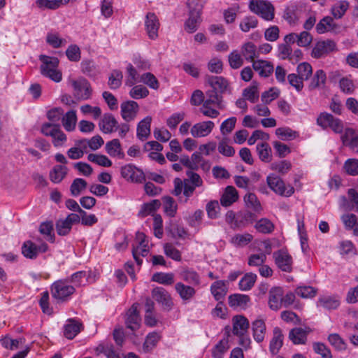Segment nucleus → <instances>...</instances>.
<instances>
[{
    "instance_id": "1",
    "label": "nucleus",
    "mask_w": 358,
    "mask_h": 358,
    "mask_svg": "<svg viewBox=\"0 0 358 358\" xmlns=\"http://www.w3.org/2000/svg\"><path fill=\"white\" fill-rule=\"evenodd\" d=\"M256 218V214L248 210L238 211L237 213L228 210L225 215L226 222L234 230L247 227L253 223Z\"/></svg>"
},
{
    "instance_id": "2",
    "label": "nucleus",
    "mask_w": 358,
    "mask_h": 358,
    "mask_svg": "<svg viewBox=\"0 0 358 358\" xmlns=\"http://www.w3.org/2000/svg\"><path fill=\"white\" fill-rule=\"evenodd\" d=\"M39 59L42 62L40 67L41 74L56 83L60 82L62 76L57 69L59 59L57 57L46 55H41Z\"/></svg>"
},
{
    "instance_id": "3",
    "label": "nucleus",
    "mask_w": 358,
    "mask_h": 358,
    "mask_svg": "<svg viewBox=\"0 0 358 358\" xmlns=\"http://www.w3.org/2000/svg\"><path fill=\"white\" fill-rule=\"evenodd\" d=\"M187 5L189 8V15L185 23V29L189 33H193L196 31L201 22L200 15L202 5L196 0H188Z\"/></svg>"
},
{
    "instance_id": "4",
    "label": "nucleus",
    "mask_w": 358,
    "mask_h": 358,
    "mask_svg": "<svg viewBox=\"0 0 358 358\" xmlns=\"http://www.w3.org/2000/svg\"><path fill=\"white\" fill-rule=\"evenodd\" d=\"M41 131L43 135L52 138V144L56 148L63 146L67 140L66 134L57 124L44 123L41 126Z\"/></svg>"
},
{
    "instance_id": "5",
    "label": "nucleus",
    "mask_w": 358,
    "mask_h": 358,
    "mask_svg": "<svg viewBox=\"0 0 358 358\" xmlns=\"http://www.w3.org/2000/svg\"><path fill=\"white\" fill-rule=\"evenodd\" d=\"M249 8L252 13L266 21H271L274 18V6L268 1L252 0L250 2Z\"/></svg>"
},
{
    "instance_id": "6",
    "label": "nucleus",
    "mask_w": 358,
    "mask_h": 358,
    "mask_svg": "<svg viewBox=\"0 0 358 358\" xmlns=\"http://www.w3.org/2000/svg\"><path fill=\"white\" fill-rule=\"evenodd\" d=\"M266 182L271 190L276 194L289 197L294 192V189L291 185H286L279 176L270 174L266 178Z\"/></svg>"
},
{
    "instance_id": "7",
    "label": "nucleus",
    "mask_w": 358,
    "mask_h": 358,
    "mask_svg": "<svg viewBox=\"0 0 358 358\" xmlns=\"http://www.w3.org/2000/svg\"><path fill=\"white\" fill-rule=\"evenodd\" d=\"M73 89V96L77 100H87L91 98L92 89L89 81L80 77L77 80H71Z\"/></svg>"
},
{
    "instance_id": "8",
    "label": "nucleus",
    "mask_w": 358,
    "mask_h": 358,
    "mask_svg": "<svg viewBox=\"0 0 358 358\" xmlns=\"http://www.w3.org/2000/svg\"><path fill=\"white\" fill-rule=\"evenodd\" d=\"M148 243L149 241L143 233L139 231L136 233L132 255L138 265L142 264V259L140 257H146L149 253Z\"/></svg>"
},
{
    "instance_id": "9",
    "label": "nucleus",
    "mask_w": 358,
    "mask_h": 358,
    "mask_svg": "<svg viewBox=\"0 0 358 358\" xmlns=\"http://www.w3.org/2000/svg\"><path fill=\"white\" fill-rule=\"evenodd\" d=\"M74 292L75 288L62 280L55 282L51 286L52 297L59 301H66Z\"/></svg>"
},
{
    "instance_id": "10",
    "label": "nucleus",
    "mask_w": 358,
    "mask_h": 358,
    "mask_svg": "<svg viewBox=\"0 0 358 358\" xmlns=\"http://www.w3.org/2000/svg\"><path fill=\"white\" fill-rule=\"evenodd\" d=\"M121 176L127 180L137 183H141L145 180L143 171L130 164L121 168Z\"/></svg>"
},
{
    "instance_id": "11",
    "label": "nucleus",
    "mask_w": 358,
    "mask_h": 358,
    "mask_svg": "<svg viewBox=\"0 0 358 358\" xmlns=\"http://www.w3.org/2000/svg\"><path fill=\"white\" fill-rule=\"evenodd\" d=\"M160 23L158 17L154 13H148L145 19V27L150 39L155 40L158 38V30Z\"/></svg>"
},
{
    "instance_id": "12",
    "label": "nucleus",
    "mask_w": 358,
    "mask_h": 358,
    "mask_svg": "<svg viewBox=\"0 0 358 358\" xmlns=\"http://www.w3.org/2000/svg\"><path fill=\"white\" fill-rule=\"evenodd\" d=\"M336 43L332 40L317 42L313 48L311 55L314 58L322 57L336 50Z\"/></svg>"
},
{
    "instance_id": "13",
    "label": "nucleus",
    "mask_w": 358,
    "mask_h": 358,
    "mask_svg": "<svg viewBox=\"0 0 358 358\" xmlns=\"http://www.w3.org/2000/svg\"><path fill=\"white\" fill-rule=\"evenodd\" d=\"M275 262L278 267L285 272H291L292 269V258L285 250H278L273 253Z\"/></svg>"
},
{
    "instance_id": "14",
    "label": "nucleus",
    "mask_w": 358,
    "mask_h": 358,
    "mask_svg": "<svg viewBox=\"0 0 358 358\" xmlns=\"http://www.w3.org/2000/svg\"><path fill=\"white\" fill-rule=\"evenodd\" d=\"M152 296L166 309L170 310L173 305L171 295L163 287L154 288L152 290Z\"/></svg>"
},
{
    "instance_id": "15",
    "label": "nucleus",
    "mask_w": 358,
    "mask_h": 358,
    "mask_svg": "<svg viewBox=\"0 0 358 358\" xmlns=\"http://www.w3.org/2000/svg\"><path fill=\"white\" fill-rule=\"evenodd\" d=\"M341 140L345 146L350 148L355 152H358V134L351 128H345L341 136Z\"/></svg>"
},
{
    "instance_id": "16",
    "label": "nucleus",
    "mask_w": 358,
    "mask_h": 358,
    "mask_svg": "<svg viewBox=\"0 0 358 358\" xmlns=\"http://www.w3.org/2000/svg\"><path fill=\"white\" fill-rule=\"evenodd\" d=\"M214 126L215 124L212 121L199 122L193 125L190 132L194 138L205 137L211 133Z\"/></svg>"
},
{
    "instance_id": "17",
    "label": "nucleus",
    "mask_w": 358,
    "mask_h": 358,
    "mask_svg": "<svg viewBox=\"0 0 358 358\" xmlns=\"http://www.w3.org/2000/svg\"><path fill=\"white\" fill-rule=\"evenodd\" d=\"M232 332L237 336H245L250 324L248 320L243 315H235L232 318Z\"/></svg>"
},
{
    "instance_id": "18",
    "label": "nucleus",
    "mask_w": 358,
    "mask_h": 358,
    "mask_svg": "<svg viewBox=\"0 0 358 358\" xmlns=\"http://www.w3.org/2000/svg\"><path fill=\"white\" fill-rule=\"evenodd\" d=\"M268 306L273 310L282 308V288L275 287L268 292Z\"/></svg>"
},
{
    "instance_id": "19",
    "label": "nucleus",
    "mask_w": 358,
    "mask_h": 358,
    "mask_svg": "<svg viewBox=\"0 0 358 358\" xmlns=\"http://www.w3.org/2000/svg\"><path fill=\"white\" fill-rule=\"evenodd\" d=\"M127 327L132 331L137 330L141 324V317L138 312V304H133L126 314Z\"/></svg>"
},
{
    "instance_id": "20",
    "label": "nucleus",
    "mask_w": 358,
    "mask_h": 358,
    "mask_svg": "<svg viewBox=\"0 0 358 358\" xmlns=\"http://www.w3.org/2000/svg\"><path fill=\"white\" fill-rule=\"evenodd\" d=\"M138 103L134 101H127L122 103L121 115L122 118L127 122L133 120L138 113Z\"/></svg>"
},
{
    "instance_id": "21",
    "label": "nucleus",
    "mask_w": 358,
    "mask_h": 358,
    "mask_svg": "<svg viewBox=\"0 0 358 358\" xmlns=\"http://www.w3.org/2000/svg\"><path fill=\"white\" fill-rule=\"evenodd\" d=\"M48 250L46 244H42L41 246H36L31 241H26L22 247V253L23 255L29 259H34L37 257L39 252H45Z\"/></svg>"
},
{
    "instance_id": "22",
    "label": "nucleus",
    "mask_w": 358,
    "mask_h": 358,
    "mask_svg": "<svg viewBox=\"0 0 358 358\" xmlns=\"http://www.w3.org/2000/svg\"><path fill=\"white\" fill-rule=\"evenodd\" d=\"M310 331V327H296L290 330L289 338L295 345L305 344L307 340V335Z\"/></svg>"
},
{
    "instance_id": "23",
    "label": "nucleus",
    "mask_w": 358,
    "mask_h": 358,
    "mask_svg": "<svg viewBox=\"0 0 358 358\" xmlns=\"http://www.w3.org/2000/svg\"><path fill=\"white\" fill-rule=\"evenodd\" d=\"M175 289L184 302L190 301L196 294V289L193 287L181 282L176 283Z\"/></svg>"
},
{
    "instance_id": "24",
    "label": "nucleus",
    "mask_w": 358,
    "mask_h": 358,
    "mask_svg": "<svg viewBox=\"0 0 358 358\" xmlns=\"http://www.w3.org/2000/svg\"><path fill=\"white\" fill-rule=\"evenodd\" d=\"M284 336L280 327L273 330V337L270 341L269 350L273 355H277L283 345Z\"/></svg>"
},
{
    "instance_id": "25",
    "label": "nucleus",
    "mask_w": 358,
    "mask_h": 358,
    "mask_svg": "<svg viewBox=\"0 0 358 358\" xmlns=\"http://www.w3.org/2000/svg\"><path fill=\"white\" fill-rule=\"evenodd\" d=\"M340 304V299L336 296H321L317 301V307H322L329 310L337 309Z\"/></svg>"
},
{
    "instance_id": "26",
    "label": "nucleus",
    "mask_w": 358,
    "mask_h": 358,
    "mask_svg": "<svg viewBox=\"0 0 358 358\" xmlns=\"http://www.w3.org/2000/svg\"><path fill=\"white\" fill-rule=\"evenodd\" d=\"M100 129L105 134H110L117 129V122L111 114H104L99 122Z\"/></svg>"
},
{
    "instance_id": "27",
    "label": "nucleus",
    "mask_w": 358,
    "mask_h": 358,
    "mask_svg": "<svg viewBox=\"0 0 358 358\" xmlns=\"http://www.w3.org/2000/svg\"><path fill=\"white\" fill-rule=\"evenodd\" d=\"M238 199V194L233 186H227L220 198V204L224 207H229Z\"/></svg>"
},
{
    "instance_id": "28",
    "label": "nucleus",
    "mask_w": 358,
    "mask_h": 358,
    "mask_svg": "<svg viewBox=\"0 0 358 358\" xmlns=\"http://www.w3.org/2000/svg\"><path fill=\"white\" fill-rule=\"evenodd\" d=\"M227 291V283L224 280H217L210 286V292L214 299L217 301L224 299Z\"/></svg>"
},
{
    "instance_id": "29",
    "label": "nucleus",
    "mask_w": 358,
    "mask_h": 358,
    "mask_svg": "<svg viewBox=\"0 0 358 358\" xmlns=\"http://www.w3.org/2000/svg\"><path fill=\"white\" fill-rule=\"evenodd\" d=\"M83 324L74 319H69L64 327V335L68 339H73L82 329Z\"/></svg>"
},
{
    "instance_id": "30",
    "label": "nucleus",
    "mask_w": 358,
    "mask_h": 358,
    "mask_svg": "<svg viewBox=\"0 0 358 358\" xmlns=\"http://www.w3.org/2000/svg\"><path fill=\"white\" fill-rule=\"evenodd\" d=\"M252 331L254 339L261 343L265 338L266 327L265 322L262 319H257L252 322Z\"/></svg>"
},
{
    "instance_id": "31",
    "label": "nucleus",
    "mask_w": 358,
    "mask_h": 358,
    "mask_svg": "<svg viewBox=\"0 0 358 358\" xmlns=\"http://www.w3.org/2000/svg\"><path fill=\"white\" fill-rule=\"evenodd\" d=\"M252 68L262 77H268L273 72V64L266 60L253 61Z\"/></svg>"
},
{
    "instance_id": "32",
    "label": "nucleus",
    "mask_w": 358,
    "mask_h": 358,
    "mask_svg": "<svg viewBox=\"0 0 358 358\" xmlns=\"http://www.w3.org/2000/svg\"><path fill=\"white\" fill-rule=\"evenodd\" d=\"M315 28L318 34H324L328 31H336L339 27L331 17L326 16L317 24Z\"/></svg>"
},
{
    "instance_id": "33",
    "label": "nucleus",
    "mask_w": 358,
    "mask_h": 358,
    "mask_svg": "<svg viewBox=\"0 0 358 358\" xmlns=\"http://www.w3.org/2000/svg\"><path fill=\"white\" fill-rule=\"evenodd\" d=\"M68 168L64 165H55L49 173L51 182L57 184L61 182L68 173Z\"/></svg>"
},
{
    "instance_id": "34",
    "label": "nucleus",
    "mask_w": 358,
    "mask_h": 358,
    "mask_svg": "<svg viewBox=\"0 0 358 358\" xmlns=\"http://www.w3.org/2000/svg\"><path fill=\"white\" fill-rule=\"evenodd\" d=\"M207 83L217 92H224L228 86L227 80L221 76H206Z\"/></svg>"
},
{
    "instance_id": "35",
    "label": "nucleus",
    "mask_w": 358,
    "mask_h": 358,
    "mask_svg": "<svg viewBox=\"0 0 358 358\" xmlns=\"http://www.w3.org/2000/svg\"><path fill=\"white\" fill-rule=\"evenodd\" d=\"M105 148L106 152L110 157H118L120 159H123L124 157V154L118 139H113L112 141L107 142Z\"/></svg>"
},
{
    "instance_id": "36",
    "label": "nucleus",
    "mask_w": 358,
    "mask_h": 358,
    "mask_svg": "<svg viewBox=\"0 0 358 358\" xmlns=\"http://www.w3.org/2000/svg\"><path fill=\"white\" fill-rule=\"evenodd\" d=\"M180 277L182 280L192 285H199L201 278L199 273L192 268H184L180 272Z\"/></svg>"
},
{
    "instance_id": "37",
    "label": "nucleus",
    "mask_w": 358,
    "mask_h": 358,
    "mask_svg": "<svg viewBox=\"0 0 358 358\" xmlns=\"http://www.w3.org/2000/svg\"><path fill=\"white\" fill-rule=\"evenodd\" d=\"M151 121V117L147 116L138 124L136 134L141 141L147 139L150 136Z\"/></svg>"
},
{
    "instance_id": "38",
    "label": "nucleus",
    "mask_w": 358,
    "mask_h": 358,
    "mask_svg": "<svg viewBox=\"0 0 358 358\" xmlns=\"http://www.w3.org/2000/svg\"><path fill=\"white\" fill-rule=\"evenodd\" d=\"M259 158L263 162H270L272 160L271 148L267 143H258L256 147Z\"/></svg>"
},
{
    "instance_id": "39",
    "label": "nucleus",
    "mask_w": 358,
    "mask_h": 358,
    "mask_svg": "<svg viewBox=\"0 0 358 358\" xmlns=\"http://www.w3.org/2000/svg\"><path fill=\"white\" fill-rule=\"evenodd\" d=\"M161 206V202L158 199H155L150 202L145 203L141 206L138 212V216L145 217L149 215L154 213Z\"/></svg>"
},
{
    "instance_id": "40",
    "label": "nucleus",
    "mask_w": 358,
    "mask_h": 358,
    "mask_svg": "<svg viewBox=\"0 0 358 358\" xmlns=\"http://www.w3.org/2000/svg\"><path fill=\"white\" fill-rule=\"evenodd\" d=\"M241 53L247 61L252 63L253 61H255V58L258 57L256 45L251 42H248L243 45Z\"/></svg>"
},
{
    "instance_id": "41",
    "label": "nucleus",
    "mask_w": 358,
    "mask_h": 358,
    "mask_svg": "<svg viewBox=\"0 0 358 358\" xmlns=\"http://www.w3.org/2000/svg\"><path fill=\"white\" fill-rule=\"evenodd\" d=\"M222 96L215 90H210L206 92V99L203 101V105L217 106L219 108H222Z\"/></svg>"
},
{
    "instance_id": "42",
    "label": "nucleus",
    "mask_w": 358,
    "mask_h": 358,
    "mask_svg": "<svg viewBox=\"0 0 358 358\" xmlns=\"http://www.w3.org/2000/svg\"><path fill=\"white\" fill-rule=\"evenodd\" d=\"M249 301L250 297L245 294H234L229 296V304L233 308H245Z\"/></svg>"
},
{
    "instance_id": "43",
    "label": "nucleus",
    "mask_w": 358,
    "mask_h": 358,
    "mask_svg": "<svg viewBox=\"0 0 358 358\" xmlns=\"http://www.w3.org/2000/svg\"><path fill=\"white\" fill-rule=\"evenodd\" d=\"M244 202L248 208L253 213H258L262 210V206L257 196L253 193H248L244 196Z\"/></svg>"
},
{
    "instance_id": "44",
    "label": "nucleus",
    "mask_w": 358,
    "mask_h": 358,
    "mask_svg": "<svg viewBox=\"0 0 358 358\" xmlns=\"http://www.w3.org/2000/svg\"><path fill=\"white\" fill-rule=\"evenodd\" d=\"M70 0H37L36 3L39 8L55 10L62 4H66Z\"/></svg>"
},
{
    "instance_id": "45",
    "label": "nucleus",
    "mask_w": 358,
    "mask_h": 358,
    "mask_svg": "<svg viewBox=\"0 0 358 358\" xmlns=\"http://www.w3.org/2000/svg\"><path fill=\"white\" fill-rule=\"evenodd\" d=\"M77 122L76 110H69L62 117V124L66 131H71L75 129Z\"/></svg>"
},
{
    "instance_id": "46",
    "label": "nucleus",
    "mask_w": 358,
    "mask_h": 358,
    "mask_svg": "<svg viewBox=\"0 0 358 358\" xmlns=\"http://www.w3.org/2000/svg\"><path fill=\"white\" fill-rule=\"evenodd\" d=\"M257 280V275L253 273H246L240 280L238 286L241 290H250L255 285Z\"/></svg>"
},
{
    "instance_id": "47",
    "label": "nucleus",
    "mask_w": 358,
    "mask_h": 358,
    "mask_svg": "<svg viewBox=\"0 0 358 358\" xmlns=\"http://www.w3.org/2000/svg\"><path fill=\"white\" fill-rule=\"evenodd\" d=\"M243 96L250 101L255 103L259 99V91L257 83L254 82L252 85L243 91Z\"/></svg>"
},
{
    "instance_id": "48",
    "label": "nucleus",
    "mask_w": 358,
    "mask_h": 358,
    "mask_svg": "<svg viewBox=\"0 0 358 358\" xmlns=\"http://www.w3.org/2000/svg\"><path fill=\"white\" fill-rule=\"evenodd\" d=\"M255 228L259 233L270 234L274 229V224L268 219L262 218L256 222Z\"/></svg>"
},
{
    "instance_id": "49",
    "label": "nucleus",
    "mask_w": 358,
    "mask_h": 358,
    "mask_svg": "<svg viewBox=\"0 0 358 358\" xmlns=\"http://www.w3.org/2000/svg\"><path fill=\"white\" fill-rule=\"evenodd\" d=\"M152 280L165 285L174 282V275L172 273H156L152 275Z\"/></svg>"
},
{
    "instance_id": "50",
    "label": "nucleus",
    "mask_w": 358,
    "mask_h": 358,
    "mask_svg": "<svg viewBox=\"0 0 358 358\" xmlns=\"http://www.w3.org/2000/svg\"><path fill=\"white\" fill-rule=\"evenodd\" d=\"M349 3L347 1H340L336 3L331 8V14L336 19L341 18L347 11Z\"/></svg>"
},
{
    "instance_id": "51",
    "label": "nucleus",
    "mask_w": 358,
    "mask_h": 358,
    "mask_svg": "<svg viewBox=\"0 0 358 358\" xmlns=\"http://www.w3.org/2000/svg\"><path fill=\"white\" fill-rule=\"evenodd\" d=\"M87 183L83 178H76L70 186V192L72 196H77L80 195L87 187Z\"/></svg>"
},
{
    "instance_id": "52",
    "label": "nucleus",
    "mask_w": 358,
    "mask_h": 358,
    "mask_svg": "<svg viewBox=\"0 0 358 358\" xmlns=\"http://www.w3.org/2000/svg\"><path fill=\"white\" fill-rule=\"evenodd\" d=\"M270 169L281 175H285L292 169V164L287 160L275 162L271 164Z\"/></svg>"
},
{
    "instance_id": "53",
    "label": "nucleus",
    "mask_w": 358,
    "mask_h": 358,
    "mask_svg": "<svg viewBox=\"0 0 358 358\" xmlns=\"http://www.w3.org/2000/svg\"><path fill=\"white\" fill-rule=\"evenodd\" d=\"M123 76L120 70H113L108 78V86L112 90L118 89L122 84Z\"/></svg>"
},
{
    "instance_id": "54",
    "label": "nucleus",
    "mask_w": 358,
    "mask_h": 358,
    "mask_svg": "<svg viewBox=\"0 0 358 358\" xmlns=\"http://www.w3.org/2000/svg\"><path fill=\"white\" fill-rule=\"evenodd\" d=\"M326 78L325 73L322 70H317L310 83L309 88L314 90L323 86L325 84Z\"/></svg>"
},
{
    "instance_id": "55",
    "label": "nucleus",
    "mask_w": 358,
    "mask_h": 358,
    "mask_svg": "<svg viewBox=\"0 0 358 358\" xmlns=\"http://www.w3.org/2000/svg\"><path fill=\"white\" fill-rule=\"evenodd\" d=\"M162 200L166 214L169 217H174L177 211V204L174 199L172 197L167 196L163 197Z\"/></svg>"
},
{
    "instance_id": "56",
    "label": "nucleus",
    "mask_w": 358,
    "mask_h": 358,
    "mask_svg": "<svg viewBox=\"0 0 358 358\" xmlns=\"http://www.w3.org/2000/svg\"><path fill=\"white\" fill-rule=\"evenodd\" d=\"M229 348L227 339L221 340L213 349L212 355L214 358H223L224 355Z\"/></svg>"
},
{
    "instance_id": "57",
    "label": "nucleus",
    "mask_w": 358,
    "mask_h": 358,
    "mask_svg": "<svg viewBox=\"0 0 358 358\" xmlns=\"http://www.w3.org/2000/svg\"><path fill=\"white\" fill-rule=\"evenodd\" d=\"M160 339V336L157 332L150 333L143 344V350L146 352L151 351Z\"/></svg>"
},
{
    "instance_id": "58",
    "label": "nucleus",
    "mask_w": 358,
    "mask_h": 358,
    "mask_svg": "<svg viewBox=\"0 0 358 358\" xmlns=\"http://www.w3.org/2000/svg\"><path fill=\"white\" fill-rule=\"evenodd\" d=\"M275 134L282 141H289L298 136L296 131L288 127H280L276 129Z\"/></svg>"
},
{
    "instance_id": "59",
    "label": "nucleus",
    "mask_w": 358,
    "mask_h": 358,
    "mask_svg": "<svg viewBox=\"0 0 358 358\" xmlns=\"http://www.w3.org/2000/svg\"><path fill=\"white\" fill-rule=\"evenodd\" d=\"M337 117H334L331 114L324 112L321 113L317 118V123L324 129H329V126L331 125V122H334Z\"/></svg>"
},
{
    "instance_id": "60",
    "label": "nucleus",
    "mask_w": 358,
    "mask_h": 358,
    "mask_svg": "<svg viewBox=\"0 0 358 358\" xmlns=\"http://www.w3.org/2000/svg\"><path fill=\"white\" fill-rule=\"evenodd\" d=\"M87 159L93 163L104 167H110L112 165L111 161L105 155L97 154H89Z\"/></svg>"
},
{
    "instance_id": "61",
    "label": "nucleus",
    "mask_w": 358,
    "mask_h": 358,
    "mask_svg": "<svg viewBox=\"0 0 358 358\" xmlns=\"http://www.w3.org/2000/svg\"><path fill=\"white\" fill-rule=\"evenodd\" d=\"M252 238V236L250 234H238L231 238V243L236 246H244L250 243Z\"/></svg>"
},
{
    "instance_id": "62",
    "label": "nucleus",
    "mask_w": 358,
    "mask_h": 358,
    "mask_svg": "<svg viewBox=\"0 0 358 358\" xmlns=\"http://www.w3.org/2000/svg\"><path fill=\"white\" fill-rule=\"evenodd\" d=\"M317 292V289L311 286H300L295 290V294L301 298L308 299L314 297Z\"/></svg>"
},
{
    "instance_id": "63",
    "label": "nucleus",
    "mask_w": 358,
    "mask_h": 358,
    "mask_svg": "<svg viewBox=\"0 0 358 358\" xmlns=\"http://www.w3.org/2000/svg\"><path fill=\"white\" fill-rule=\"evenodd\" d=\"M257 24V19L255 16H247L241 20L239 27L241 31L248 32L251 29L255 28Z\"/></svg>"
},
{
    "instance_id": "64",
    "label": "nucleus",
    "mask_w": 358,
    "mask_h": 358,
    "mask_svg": "<svg viewBox=\"0 0 358 358\" xmlns=\"http://www.w3.org/2000/svg\"><path fill=\"white\" fill-rule=\"evenodd\" d=\"M343 168L348 175L357 176L358 159L354 158L348 159V160L345 161Z\"/></svg>"
}]
</instances>
